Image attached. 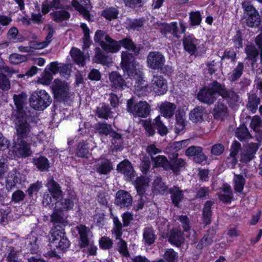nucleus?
Masks as SVG:
<instances>
[{"instance_id":"nucleus-1","label":"nucleus","mask_w":262,"mask_h":262,"mask_svg":"<svg viewBox=\"0 0 262 262\" xmlns=\"http://www.w3.org/2000/svg\"><path fill=\"white\" fill-rule=\"evenodd\" d=\"M121 66L130 79L135 80V93L140 97L153 91L157 95H163L167 91L166 80L160 75H154L149 85L143 78L142 66L136 62L132 54L123 51L121 54Z\"/></svg>"},{"instance_id":"nucleus-2","label":"nucleus","mask_w":262,"mask_h":262,"mask_svg":"<svg viewBox=\"0 0 262 262\" xmlns=\"http://www.w3.org/2000/svg\"><path fill=\"white\" fill-rule=\"evenodd\" d=\"M39 120L37 116H17L15 120L16 135L20 138H26L31 130L28 122L31 121L35 125Z\"/></svg>"},{"instance_id":"nucleus-3","label":"nucleus","mask_w":262,"mask_h":262,"mask_svg":"<svg viewBox=\"0 0 262 262\" xmlns=\"http://www.w3.org/2000/svg\"><path fill=\"white\" fill-rule=\"evenodd\" d=\"M30 105L35 110L43 111L48 107L52 102L49 94L42 90L34 92L29 98Z\"/></svg>"},{"instance_id":"nucleus-4","label":"nucleus","mask_w":262,"mask_h":262,"mask_svg":"<svg viewBox=\"0 0 262 262\" xmlns=\"http://www.w3.org/2000/svg\"><path fill=\"white\" fill-rule=\"evenodd\" d=\"M52 89L56 99L64 103H71V94L67 82L55 79L53 83Z\"/></svg>"},{"instance_id":"nucleus-5","label":"nucleus","mask_w":262,"mask_h":262,"mask_svg":"<svg viewBox=\"0 0 262 262\" xmlns=\"http://www.w3.org/2000/svg\"><path fill=\"white\" fill-rule=\"evenodd\" d=\"M166 60L164 56L160 52L151 51L147 57V64L149 68L152 70H160L164 73V69L170 71L171 68L164 66Z\"/></svg>"},{"instance_id":"nucleus-6","label":"nucleus","mask_w":262,"mask_h":262,"mask_svg":"<svg viewBox=\"0 0 262 262\" xmlns=\"http://www.w3.org/2000/svg\"><path fill=\"white\" fill-rule=\"evenodd\" d=\"M49 241L52 247L61 251H64L70 246V242L62 230L52 229Z\"/></svg>"},{"instance_id":"nucleus-7","label":"nucleus","mask_w":262,"mask_h":262,"mask_svg":"<svg viewBox=\"0 0 262 262\" xmlns=\"http://www.w3.org/2000/svg\"><path fill=\"white\" fill-rule=\"evenodd\" d=\"M133 98L128 100L127 108L128 112L133 115H149L151 109L150 105L146 101H140L134 104Z\"/></svg>"},{"instance_id":"nucleus-8","label":"nucleus","mask_w":262,"mask_h":262,"mask_svg":"<svg viewBox=\"0 0 262 262\" xmlns=\"http://www.w3.org/2000/svg\"><path fill=\"white\" fill-rule=\"evenodd\" d=\"M259 148L257 143H250L243 146L241 153L240 161L248 163L255 157V155Z\"/></svg>"},{"instance_id":"nucleus-9","label":"nucleus","mask_w":262,"mask_h":262,"mask_svg":"<svg viewBox=\"0 0 262 262\" xmlns=\"http://www.w3.org/2000/svg\"><path fill=\"white\" fill-rule=\"evenodd\" d=\"M133 203V198L129 192L118 190L116 194L115 204L121 208H128Z\"/></svg>"},{"instance_id":"nucleus-10","label":"nucleus","mask_w":262,"mask_h":262,"mask_svg":"<svg viewBox=\"0 0 262 262\" xmlns=\"http://www.w3.org/2000/svg\"><path fill=\"white\" fill-rule=\"evenodd\" d=\"M200 40L197 39L193 35H188L183 38L184 49L191 55H195L199 48Z\"/></svg>"},{"instance_id":"nucleus-11","label":"nucleus","mask_w":262,"mask_h":262,"mask_svg":"<svg viewBox=\"0 0 262 262\" xmlns=\"http://www.w3.org/2000/svg\"><path fill=\"white\" fill-rule=\"evenodd\" d=\"M13 148L15 154L19 158H26L32 154L29 144L24 140L17 141Z\"/></svg>"},{"instance_id":"nucleus-12","label":"nucleus","mask_w":262,"mask_h":262,"mask_svg":"<svg viewBox=\"0 0 262 262\" xmlns=\"http://www.w3.org/2000/svg\"><path fill=\"white\" fill-rule=\"evenodd\" d=\"M81 4H80L77 1L73 0L72 5L82 15L84 19L88 21L91 20L89 12V9L91 6L90 0H80Z\"/></svg>"},{"instance_id":"nucleus-13","label":"nucleus","mask_w":262,"mask_h":262,"mask_svg":"<svg viewBox=\"0 0 262 262\" xmlns=\"http://www.w3.org/2000/svg\"><path fill=\"white\" fill-rule=\"evenodd\" d=\"M208 87L215 96L219 95L225 98L229 96L230 92L226 89L225 85L220 83L216 80L209 84Z\"/></svg>"},{"instance_id":"nucleus-14","label":"nucleus","mask_w":262,"mask_h":262,"mask_svg":"<svg viewBox=\"0 0 262 262\" xmlns=\"http://www.w3.org/2000/svg\"><path fill=\"white\" fill-rule=\"evenodd\" d=\"M14 104L19 115H27V96L25 93L13 96Z\"/></svg>"},{"instance_id":"nucleus-15","label":"nucleus","mask_w":262,"mask_h":262,"mask_svg":"<svg viewBox=\"0 0 262 262\" xmlns=\"http://www.w3.org/2000/svg\"><path fill=\"white\" fill-rule=\"evenodd\" d=\"M109 78L111 86L115 89L122 90L127 87L125 80L117 72L110 73Z\"/></svg>"},{"instance_id":"nucleus-16","label":"nucleus","mask_w":262,"mask_h":262,"mask_svg":"<svg viewBox=\"0 0 262 262\" xmlns=\"http://www.w3.org/2000/svg\"><path fill=\"white\" fill-rule=\"evenodd\" d=\"M101 47L105 52L111 53H116L121 49L119 41L114 40L111 37H109L105 42H102Z\"/></svg>"},{"instance_id":"nucleus-17","label":"nucleus","mask_w":262,"mask_h":262,"mask_svg":"<svg viewBox=\"0 0 262 262\" xmlns=\"http://www.w3.org/2000/svg\"><path fill=\"white\" fill-rule=\"evenodd\" d=\"M95 169L100 174H107L113 169V165L108 160L101 159L95 165Z\"/></svg>"},{"instance_id":"nucleus-18","label":"nucleus","mask_w":262,"mask_h":262,"mask_svg":"<svg viewBox=\"0 0 262 262\" xmlns=\"http://www.w3.org/2000/svg\"><path fill=\"white\" fill-rule=\"evenodd\" d=\"M178 153H174L172 155V157H169L171 161L170 169H171L176 174L183 169L186 165L185 160L182 158H178Z\"/></svg>"},{"instance_id":"nucleus-19","label":"nucleus","mask_w":262,"mask_h":262,"mask_svg":"<svg viewBox=\"0 0 262 262\" xmlns=\"http://www.w3.org/2000/svg\"><path fill=\"white\" fill-rule=\"evenodd\" d=\"M168 241L176 246L180 247L184 242L183 232L177 229H172L169 233Z\"/></svg>"},{"instance_id":"nucleus-20","label":"nucleus","mask_w":262,"mask_h":262,"mask_svg":"<svg viewBox=\"0 0 262 262\" xmlns=\"http://www.w3.org/2000/svg\"><path fill=\"white\" fill-rule=\"evenodd\" d=\"M198 99L203 102L208 104H212L215 101L216 98L211 92L208 87L202 89L198 94Z\"/></svg>"},{"instance_id":"nucleus-21","label":"nucleus","mask_w":262,"mask_h":262,"mask_svg":"<svg viewBox=\"0 0 262 262\" xmlns=\"http://www.w3.org/2000/svg\"><path fill=\"white\" fill-rule=\"evenodd\" d=\"M77 229L80 235L79 246L81 248L89 245V236L90 234V229L85 226L80 225L77 226Z\"/></svg>"},{"instance_id":"nucleus-22","label":"nucleus","mask_w":262,"mask_h":262,"mask_svg":"<svg viewBox=\"0 0 262 262\" xmlns=\"http://www.w3.org/2000/svg\"><path fill=\"white\" fill-rule=\"evenodd\" d=\"M169 192L170 194V198L172 204L176 207H178L180 202H181L184 198L183 191L180 189L179 187L173 186L169 189Z\"/></svg>"},{"instance_id":"nucleus-23","label":"nucleus","mask_w":262,"mask_h":262,"mask_svg":"<svg viewBox=\"0 0 262 262\" xmlns=\"http://www.w3.org/2000/svg\"><path fill=\"white\" fill-rule=\"evenodd\" d=\"M117 170L120 172L123 173L128 180H129L133 176V168L130 162L127 160L120 162L117 166Z\"/></svg>"},{"instance_id":"nucleus-24","label":"nucleus","mask_w":262,"mask_h":262,"mask_svg":"<svg viewBox=\"0 0 262 262\" xmlns=\"http://www.w3.org/2000/svg\"><path fill=\"white\" fill-rule=\"evenodd\" d=\"M248 95L247 108L251 113L254 114L256 113L258 105L260 103V98L257 96L253 91L250 92Z\"/></svg>"},{"instance_id":"nucleus-25","label":"nucleus","mask_w":262,"mask_h":262,"mask_svg":"<svg viewBox=\"0 0 262 262\" xmlns=\"http://www.w3.org/2000/svg\"><path fill=\"white\" fill-rule=\"evenodd\" d=\"M47 186L48 192L52 194L55 200L59 199L62 195V192L59 185L53 179L48 180Z\"/></svg>"},{"instance_id":"nucleus-26","label":"nucleus","mask_w":262,"mask_h":262,"mask_svg":"<svg viewBox=\"0 0 262 262\" xmlns=\"http://www.w3.org/2000/svg\"><path fill=\"white\" fill-rule=\"evenodd\" d=\"M99 47L95 49V55L93 60L97 63L106 65L110 62L111 59L106 53L104 52Z\"/></svg>"},{"instance_id":"nucleus-27","label":"nucleus","mask_w":262,"mask_h":262,"mask_svg":"<svg viewBox=\"0 0 262 262\" xmlns=\"http://www.w3.org/2000/svg\"><path fill=\"white\" fill-rule=\"evenodd\" d=\"M70 55L73 61L80 67L85 64V57L83 53L79 49L72 48L70 51Z\"/></svg>"},{"instance_id":"nucleus-28","label":"nucleus","mask_w":262,"mask_h":262,"mask_svg":"<svg viewBox=\"0 0 262 262\" xmlns=\"http://www.w3.org/2000/svg\"><path fill=\"white\" fill-rule=\"evenodd\" d=\"M40 240L34 232H31L27 237L26 244L30 248L31 253H35L39 248Z\"/></svg>"},{"instance_id":"nucleus-29","label":"nucleus","mask_w":262,"mask_h":262,"mask_svg":"<svg viewBox=\"0 0 262 262\" xmlns=\"http://www.w3.org/2000/svg\"><path fill=\"white\" fill-rule=\"evenodd\" d=\"M24 181V176L16 169H13L9 173L6 180L7 184L11 186L20 184Z\"/></svg>"},{"instance_id":"nucleus-30","label":"nucleus","mask_w":262,"mask_h":262,"mask_svg":"<svg viewBox=\"0 0 262 262\" xmlns=\"http://www.w3.org/2000/svg\"><path fill=\"white\" fill-rule=\"evenodd\" d=\"M74 204V203L72 198L61 199L55 203V208L56 210L67 211L72 209Z\"/></svg>"},{"instance_id":"nucleus-31","label":"nucleus","mask_w":262,"mask_h":262,"mask_svg":"<svg viewBox=\"0 0 262 262\" xmlns=\"http://www.w3.org/2000/svg\"><path fill=\"white\" fill-rule=\"evenodd\" d=\"M157 236L151 227H146L143 230V242L145 245L150 246L154 243Z\"/></svg>"},{"instance_id":"nucleus-32","label":"nucleus","mask_w":262,"mask_h":262,"mask_svg":"<svg viewBox=\"0 0 262 262\" xmlns=\"http://www.w3.org/2000/svg\"><path fill=\"white\" fill-rule=\"evenodd\" d=\"M120 46L128 50L132 51L136 55H138L141 50V45H137L129 38H125L119 41Z\"/></svg>"},{"instance_id":"nucleus-33","label":"nucleus","mask_w":262,"mask_h":262,"mask_svg":"<svg viewBox=\"0 0 262 262\" xmlns=\"http://www.w3.org/2000/svg\"><path fill=\"white\" fill-rule=\"evenodd\" d=\"M244 69V63L238 62L237 65L228 74V80L231 82L238 80L243 73Z\"/></svg>"},{"instance_id":"nucleus-34","label":"nucleus","mask_w":262,"mask_h":262,"mask_svg":"<svg viewBox=\"0 0 262 262\" xmlns=\"http://www.w3.org/2000/svg\"><path fill=\"white\" fill-rule=\"evenodd\" d=\"M214 234L215 231L213 229H209L197 245L196 248L201 250L202 249L203 247L211 244L213 242V238Z\"/></svg>"},{"instance_id":"nucleus-35","label":"nucleus","mask_w":262,"mask_h":262,"mask_svg":"<svg viewBox=\"0 0 262 262\" xmlns=\"http://www.w3.org/2000/svg\"><path fill=\"white\" fill-rule=\"evenodd\" d=\"M152 161L155 167H162L165 170L170 169V163L167 158L163 155L158 156L156 157H152Z\"/></svg>"},{"instance_id":"nucleus-36","label":"nucleus","mask_w":262,"mask_h":262,"mask_svg":"<svg viewBox=\"0 0 262 262\" xmlns=\"http://www.w3.org/2000/svg\"><path fill=\"white\" fill-rule=\"evenodd\" d=\"M159 111L162 115H174L176 105L168 101L162 102L158 105Z\"/></svg>"},{"instance_id":"nucleus-37","label":"nucleus","mask_w":262,"mask_h":262,"mask_svg":"<svg viewBox=\"0 0 262 262\" xmlns=\"http://www.w3.org/2000/svg\"><path fill=\"white\" fill-rule=\"evenodd\" d=\"M33 163L41 171H46L49 170L50 163L47 158L40 156L38 158L33 159Z\"/></svg>"},{"instance_id":"nucleus-38","label":"nucleus","mask_w":262,"mask_h":262,"mask_svg":"<svg viewBox=\"0 0 262 262\" xmlns=\"http://www.w3.org/2000/svg\"><path fill=\"white\" fill-rule=\"evenodd\" d=\"M235 135L236 137L241 141L252 138L251 135L244 124H242L236 129Z\"/></svg>"},{"instance_id":"nucleus-39","label":"nucleus","mask_w":262,"mask_h":262,"mask_svg":"<svg viewBox=\"0 0 262 262\" xmlns=\"http://www.w3.org/2000/svg\"><path fill=\"white\" fill-rule=\"evenodd\" d=\"M213 204V202L211 201H207L203 210V219L206 225H208L210 223L211 217L212 216V211L211 208Z\"/></svg>"},{"instance_id":"nucleus-40","label":"nucleus","mask_w":262,"mask_h":262,"mask_svg":"<svg viewBox=\"0 0 262 262\" xmlns=\"http://www.w3.org/2000/svg\"><path fill=\"white\" fill-rule=\"evenodd\" d=\"M202 20V17L200 11H191L189 13V23L190 27L199 26Z\"/></svg>"},{"instance_id":"nucleus-41","label":"nucleus","mask_w":262,"mask_h":262,"mask_svg":"<svg viewBox=\"0 0 262 262\" xmlns=\"http://www.w3.org/2000/svg\"><path fill=\"white\" fill-rule=\"evenodd\" d=\"M234 189L237 192H242L246 183V180L242 174H235L233 178Z\"/></svg>"},{"instance_id":"nucleus-42","label":"nucleus","mask_w":262,"mask_h":262,"mask_svg":"<svg viewBox=\"0 0 262 262\" xmlns=\"http://www.w3.org/2000/svg\"><path fill=\"white\" fill-rule=\"evenodd\" d=\"M76 154L79 157L88 158L90 152L88 143L86 141H81L79 143L77 146Z\"/></svg>"},{"instance_id":"nucleus-43","label":"nucleus","mask_w":262,"mask_h":262,"mask_svg":"<svg viewBox=\"0 0 262 262\" xmlns=\"http://www.w3.org/2000/svg\"><path fill=\"white\" fill-rule=\"evenodd\" d=\"M245 53L247 54L246 58L256 62L258 55V51L253 45H247L245 48Z\"/></svg>"},{"instance_id":"nucleus-44","label":"nucleus","mask_w":262,"mask_h":262,"mask_svg":"<svg viewBox=\"0 0 262 262\" xmlns=\"http://www.w3.org/2000/svg\"><path fill=\"white\" fill-rule=\"evenodd\" d=\"M53 20L56 22H60L68 19L70 17V13L66 10H59L51 13Z\"/></svg>"},{"instance_id":"nucleus-45","label":"nucleus","mask_w":262,"mask_h":262,"mask_svg":"<svg viewBox=\"0 0 262 262\" xmlns=\"http://www.w3.org/2000/svg\"><path fill=\"white\" fill-rule=\"evenodd\" d=\"M189 143V139L183 140L180 141L174 142L169 143L166 147L167 150L175 151L178 150L186 147Z\"/></svg>"},{"instance_id":"nucleus-46","label":"nucleus","mask_w":262,"mask_h":262,"mask_svg":"<svg viewBox=\"0 0 262 262\" xmlns=\"http://www.w3.org/2000/svg\"><path fill=\"white\" fill-rule=\"evenodd\" d=\"M247 26L250 27H255L258 25L260 18L258 13L251 15L244 16Z\"/></svg>"},{"instance_id":"nucleus-47","label":"nucleus","mask_w":262,"mask_h":262,"mask_svg":"<svg viewBox=\"0 0 262 262\" xmlns=\"http://www.w3.org/2000/svg\"><path fill=\"white\" fill-rule=\"evenodd\" d=\"M119 12L114 7H109L102 11L101 15L106 19L111 20L117 18Z\"/></svg>"},{"instance_id":"nucleus-48","label":"nucleus","mask_w":262,"mask_h":262,"mask_svg":"<svg viewBox=\"0 0 262 262\" xmlns=\"http://www.w3.org/2000/svg\"><path fill=\"white\" fill-rule=\"evenodd\" d=\"M62 212V211L56 210L55 209L54 212L51 216V222L54 223L63 224L66 223L67 217Z\"/></svg>"},{"instance_id":"nucleus-49","label":"nucleus","mask_w":262,"mask_h":262,"mask_svg":"<svg viewBox=\"0 0 262 262\" xmlns=\"http://www.w3.org/2000/svg\"><path fill=\"white\" fill-rule=\"evenodd\" d=\"M48 34L46 38V40L40 42L38 45V49H43L47 47L51 41L52 38L54 34L55 31L51 25H49L48 27Z\"/></svg>"},{"instance_id":"nucleus-50","label":"nucleus","mask_w":262,"mask_h":262,"mask_svg":"<svg viewBox=\"0 0 262 262\" xmlns=\"http://www.w3.org/2000/svg\"><path fill=\"white\" fill-rule=\"evenodd\" d=\"M140 123L142 124L148 136L154 135L155 130L152 126V125L155 124L154 121L152 122L150 119L142 120L140 121Z\"/></svg>"},{"instance_id":"nucleus-51","label":"nucleus","mask_w":262,"mask_h":262,"mask_svg":"<svg viewBox=\"0 0 262 262\" xmlns=\"http://www.w3.org/2000/svg\"><path fill=\"white\" fill-rule=\"evenodd\" d=\"M109 37L110 36L107 34L105 31L98 30L95 32L94 40L95 42L98 43L100 47H101L102 42H105Z\"/></svg>"},{"instance_id":"nucleus-52","label":"nucleus","mask_w":262,"mask_h":262,"mask_svg":"<svg viewBox=\"0 0 262 262\" xmlns=\"http://www.w3.org/2000/svg\"><path fill=\"white\" fill-rule=\"evenodd\" d=\"M95 129L100 134L105 136L109 135L112 130L111 125H108L105 123H98L96 124Z\"/></svg>"},{"instance_id":"nucleus-53","label":"nucleus","mask_w":262,"mask_h":262,"mask_svg":"<svg viewBox=\"0 0 262 262\" xmlns=\"http://www.w3.org/2000/svg\"><path fill=\"white\" fill-rule=\"evenodd\" d=\"M242 7L244 10V16L258 13L249 0L244 1L242 3Z\"/></svg>"},{"instance_id":"nucleus-54","label":"nucleus","mask_w":262,"mask_h":262,"mask_svg":"<svg viewBox=\"0 0 262 262\" xmlns=\"http://www.w3.org/2000/svg\"><path fill=\"white\" fill-rule=\"evenodd\" d=\"M114 227L113 229V233L114 234L116 239H119L122 235V225L117 217L113 219Z\"/></svg>"},{"instance_id":"nucleus-55","label":"nucleus","mask_w":262,"mask_h":262,"mask_svg":"<svg viewBox=\"0 0 262 262\" xmlns=\"http://www.w3.org/2000/svg\"><path fill=\"white\" fill-rule=\"evenodd\" d=\"M163 257L167 262H177L178 256L173 249H167L164 253Z\"/></svg>"},{"instance_id":"nucleus-56","label":"nucleus","mask_w":262,"mask_h":262,"mask_svg":"<svg viewBox=\"0 0 262 262\" xmlns=\"http://www.w3.org/2000/svg\"><path fill=\"white\" fill-rule=\"evenodd\" d=\"M186 126V122L183 118V116H176V122L174 127V132L178 134L183 130Z\"/></svg>"},{"instance_id":"nucleus-57","label":"nucleus","mask_w":262,"mask_h":262,"mask_svg":"<svg viewBox=\"0 0 262 262\" xmlns=\"http://www.w3.org/2000/svg\"><path fill=\"white\" fill-rule=\"evenodd\" d=\"M154 125L157 128L159 134L161 136H164L167 134L168 129L167 127L161 121L160 116H158L155 119Z\"/></svg>"},{"instance_id":"nucleus-58","label":"nucleus","mask_w":262,"mask_h":262,"mask_svg":"<svg viewBox=\"0 0 262 262\" xmlns=\"http://www.w3.org/2000/svg\"><path fill=\"white\" fill-rule=\"evenodd\" d=\"M9 61L13 64H18L27 60V57L16 53L12 54L9 58Z\"/></svg>"},{"instance_id":"nucleus-59","label":"nucleus","mask_w":262,"mask_h":262,"mask_svg":"<svg viewBox=\"0 0 262 262\" xmlns=\"http://www.w3.org/2000/svg\"><path fill=\"white\" fill-rule=\"evenodd\" d=\"M150 167V160L149 158L145 155L141 159L140 168L144 174L147 173Z\"/></svg>"},{"instance_id":"nucleus-60","label":"nucleus","mask_w":262,"mask_h":262,"mask_svg":"<svg viewBox=\"0 0 262 262\" xmlns=\"http://www.w3.org/2000/svg\"><path fill=\"white\" fill-rule=\"evenodd\" d=\"M154 188L155 191L164 192L167 189V186L162 181L161 178H157L154 182Z\"/></svg>"},{"instance_id":"nucleus-61","label":"nucleus","mask_w":262,"mask_h":262,"mask_svg":"<svg viewBox=\"0 0 262 262\" xmlns=\"http://www.w3.org/2000/svg\"><path fill=\"white\" fill-rule=\"evenodd\" d=\"M52 79V74L49 72H45L41 77L38 78L37 83L44 85H49L51 84Z\"/></svg>"},{"instance_id":"nucleus-62","label":"nucleus","mask_w":262,"mask_h":262,"mask_svg":"<svg viewBox=\"0 0 262 262\" xmlns=\"http://www.w3.org/2000/svg\"><path fill=\"white\" fill-rule=\"evenodd\" d=\"M165 28L167 30L171 32L173 35L177 38L180 37V30L179 29L177 22H172L170 24L167 25L165 26Z\"/></svg>"},{"instance_id":"nucleus-63","label":"nucleus","mask_w":262,"mask_h":262,"mask_svg":"<svg viewBox=\"0 0 262 262\" xmlns=\"http://www.w3.org/2000/svg\"><path fill=\"white\" fill-rule=\"evenodd\" d=\"M111 108L108 104L105 103H100L96 110L97 115H109Z\"/></svg>"},{"instance_id":"nucleus-64","label":"nucleus","mask_w":262,"mask_h":262,"mask_svg":"<svg viewBox=\"0 0 262 262\" xmlns=\"http://www.w3.org/2000/svg\"><path fill=\"white\" fill-rule=\"evenodd\" d=\"M9 253L7 257L8 262H20L18 259L17 252L11 246L8 247Z\"/></svg>"}]
</instances>
